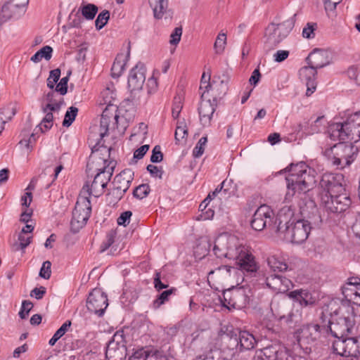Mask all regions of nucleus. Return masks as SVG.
<instances>
[{
	"label": "nucleus",
	"instance_id": "473e14b6",
	"mask_svg": "<svg viewBox=\"0 0 360 360\" xmlns=\"http://www.w3.org/2000/svg\"><path fill=\"white\" fill-rule=\"evenodd\" d=\"M347 357L360 356V336L346 337Z\"/></svg>",
	"mask_w": 360,
	"mask_h": 360
},
{
	"label": "nucleus",
	"instance_id": "4468645a",
	"mask_svg": "<svg viewBox=\"0 0 360 360\" xmlns=\"http://www.w3.org/2000/svg\"><path fill=\"white\" fill-rule=\"evenodd\" d=\"M117 109L113 105H109L103 111L100 120L99 136L100 140L91 148V153L98 151L101 147L100 143L103 138L108 135L111 119L114 120L113 128H117L119 115L117 114ZM101 147L105 148L103 144Z\"/></svg>",
	"mask_w": 360,
	"mask_h": 360
},
{
	"label": "nucleus",
	"instance_id": "c756f323",
	"mask_svg": "<svg viewBox=\"0 0 360 360\" xmlns=\"http://www.w3.org/2000/svg\"><path fill=\"white\" fill-rule=\"evenodd\" d=\"M130 51L128 50L127 55L119 53L117 55L111 68V76L113 78H118L124 70L125 65L129 58Z\"/></svg>",
	"mask_w": 360,
	"mask_h": 360
},
{
	"label": "nucleus",
	"instance_id": "37998d69",
	"mask_svg": "<svg viewBox=\"0 0 360 360\" xmlns=\"http://www.w3.org/2000/svg\"><path fill=\"white\" fill-rule=\"evenodd\" d=\"M280 275L278 274H271L269 276L266 277L265 280V283L266 286L272 290L278 292H282L283 288L281 286L280 284Z\"/></svg>",
	"mask_w": 360,
	"mask_h": 360
},
{
	"label": "nucleus",
	"instance_id": "a18cd8bd",
	"mask_svg": "<svg viewBox=\"0 0 360 360\" xmlns=\"http://www.w3.org/2000/svg\"><path fill=\"white\" fill-rule=\"evenodd\" d=\"M279 345L280 344L268 345L259 350L260 354L264 356L266 360H273Z\"/></svg>",
	"mask_w": 360,
	"mask_h": 360
},
{
	"label": "nucleus",
	"instance_id": "6e6d98bb",
	"mask_svg": "<svg viewBox=\"0 0 360 360\" xmlns=\"http://www.w3.org/2000/svg\"><path fill=\"white\" fill-rule=\"evenodd\" d=\"M210 75H208L207 78H206L205 73L204 72L202 75L200 80V86L199 88L200 93L204 92L205 95L208 96L210 94V89L212 87V83L210 82Z\"/></svg>",
	"mask_w": 360,
	"mask_h": 360
},
{
	"label": "nucleus",
	"instance_id": "6ab92c4d",
	"mask_svg": "<svg viewBox=\"0 0 360 360\" xmlns=\"http://www.w3.org/2000/svg\"><path fill=\"white\" fill-rule=\"evenodd\" d=\"M293 185L290 186V182H286L287 186V197H292L295 194L306 193L309 191L316 181L314 176L312 174L304 173V176L301 181H293Z\"/></svg>",
	"mask_w": 360,
	"mask_h": 360
},
{
	"label": "nucleus",
	"instance_id": "f03ea898",
	"mask_svg": "<svg viewBox=\"0 0 360 360\" xmlns=\"http://www.w3.org/2000/svg\"><path fill=\"white\" fill-rule=\"evenodd\" d=\"M219 335L235 360H248L245 353L253 350L259 341V338L252 333L232 326L221 327Z\"/></svg>",
	"mask_w": 360,
	"mask_h": 360
},
{
	"label": "nucleus",
	"instance_id": "2f4dec72",
	"mask_svg": "<svg viewBox=\"0 0 360 360\" xmlns=\"http://www.w3.org/2000/svg\"><path fill=\"white\" fill-rule=\"evenodd\" d=\"M176 353L171 346H164L155 349L150 356V360H175Z\"/></svg>",
	"mask_w": 360,
	"mask_h": 360
},
{
	"label": "nucleus",
	"instance_id": "ea45409f",
	"mask_svg": "<svg viewBox=\"0 0 360 360\" xmlns=\"http://www.w3.org/2000/svg\"><path fill=\"white\" fill-rule=\"evenodd\" d=\"M267 263L274 271L283 272L287 271L288 268V264L285 262L275 256L269 257Z\"/></svg>",
	"mask_w": 360,
	"mask_h": 360
},
{
	"label": "nucleus",
	"instance_id": "3c124183",
	"mask_svg": "<svg viewBox=\"0 0 360 360\" xmlns=\"http://www.w3.org/2000/svg\"><path fill=\"white\" fill-rule=\"evenodd\" d=\"M226 44V34L220 32L214 42V47L217 53H221L224 51Z\"/></svg>",
	"mask_w": 360,
	"mask_h": 360
},
{
	"label": "nucleus",
	"instance_id": "e2e57ef3",
	"mask_svg": "<svg viewBox=\"0 0 360 360\" xmlns=\"http://www.w3.org/2000/svg\"><path fill=\"white\" fill-rule=\"evenodd\" d=\"M161 279L162 278L160 272L156 271L154 275L153 284L154 288L158 292L161 291L163 289L167 288L169 286L167 283L162 282Z\"/></svg>",
	"mask_w": 360,
	"mask_h": 360
},
{
	"label": "nucleus",
	"instance_id": "603ef678",
	"mask_svg": "<svg viewBox=\"0 0 360 360\" xmlns=\"http://www.w3.org/2000/svg\"><path fill=\"white\" fill-rule=\"evenodd\" d=\"M207 141V138L206 136L201 137L196 146L193 150V155L194 158H200L204 153L205 146Z\"/></svg>",
	"mask_w": 360,
	"mask_h": 360
},
{
	"label": "nucleus",
	"instance_id": "a19ab883",
	"mask_svg": "<svg viewBox=\"0 0 360 360\" xmlns=\"http://www.w3.org/2000/svg\"><path fill=\"white\" fill-rule=\"evenodd\" d=\"M150 192V186L148 184H142L133 190V196L139 200L146 198Z\"/></svg>",
	"mask_w": 360,
	"mask_h": 360
},
{
	"label": "nucleus",
	"instance_id": "ddd939ff",
	"mask_svg": "<svg viewBox=\"0 0 360 360\" xmlns=\"http://www.w3.org/2000/svg\"><path fill=\"white\" fill-rule=\"evenodd\" d=\"M321 204L328 213L340 214L347 210L352 200L345 193L321 197Z\"/></svg>",
	"mask_w": 360,
	"mask_h": 360
},
{
	"label": "nucleus",
	"instance_id": "4be33fe9",
	"mask_svg": "<svg viewBox=\"0 0 360 360\" xmlns=\"http://www.w3.org/2000/svg\"><path fill=\"white\" fill-rule=\"evenodd\" d=\"M306 62L316 70L321 69L330 63V53L326 50L315 49L306 58Z\"/></svg>",
	"mask_w": 360,
	"mask_h": 360
},
{
	"label": "nucleus",
	"instance_id": "4d7b16f0",
	"mask_svg": "<svg viewBox=\"0 0 360 360\" xmlns=\"http://www.w3.org/2000/svg\"><path fill=\"white\" fill-rule=\"evenodd\" d=\"M290 352V351L287 347L280 344L273 360H288Z\"/></svg>",
	"mask_w": 360,
	"mask_h": 360
},
{
	"label": "nucleus",
	"instance_id": "c03bdc74",
	"mask_svg": "<svg viewBox=\"0 0 360 360\" xmlns=\"http://www.w3.org/2000/svg\"><path fill=\"white\" fill-rule=\"evenodd\" d=\"M110 13L108 10L102 11L95 20V27L97 30L103 28L110 20Z\"/></svg>",
	"mask_w": 360,
	"mask_h": 360
},
{
	"label": "nucleus",
	"instance_id": "49530a36",
	"mask_svg": "<svg viewBox=\"0 0 360 360\" xmlns=\"http://www.w3.org/2000/svg\"><path fill=\"white\" fill-rule=\"evenodd\" d=\"M117 232L114 229H111L107 233L105 239L102 242L100 246L101 252H105L113 244Z\"/></svg>",
	"mask_w": 360,
	"mask_h": 360
},
{
	"label": "nucleus",
	"instance_id": "58836bf2",
	"mask_svg": "<svg viewBox=\"0 0 360 360\" xmlns=\"http://www.w3.org/2000/svg\"><path fill=\"white\" fill-rule=\"evenodd\" d=\"M346 337L345 336L342 338L340 337L335 338V340L333 342L332 345L333 353L347 357Z\"/></svg>",
	"mask_w": 360,
	"mask_h": 360
},
{
	"label": "nucleus",
	"instance_id": "cd10ccee",
	"mask_svg": "<svg viewBox=\"0 0 360 360\" xmlns=\"http://www.w3.org/2000/svg\"><path fill=\"white\" fill-rule=\"evenodd\" d=\"M288 297L295 302H297L302 307L314 306L316 299L307 290L299 289L290 292Z\"/></svg>",
	"mask_w": 360,
	"mask_h": 360
},
{
	"label": "nucleus",
	"instance_id": "0e129e2a",
	"mask_svg": "<svg viewBox=\"0 0 360 360\" xmlns=\"http://www.w3.org/2000/svg\"><path fill=\"white\" fill-rule=\"evenodd\" d=\"M182 35V27H175L172 33L170 35L169 43L172 45H176L179 43Z\"/></svg>",
	"mask_w": 360,
	"mask_h": 360
},
{
	"label": "nucleus",
	"instance_id": "69168bd1",
	"mask_svg": "<svg viewBox=\"0 0 360 360\" xmlns=\"http://www.w3.org/2000/svg\"><path fill=\"white\" fill-rule=\"evenodd\" d=\"M132 212L129 210L123 212L117 219L118 225L127 226L130 222V218Z\"/></svg>",
	"mask_w": 360,
	"mask_h": 360
},
{
	"label": "nucleus",
	"instance_id": "6e6552de",
	"mask_svg": "<svg viewBox=\"0 0 360 360\" xmlns=\"http://www.w3.org/2000/svg\"><path fill=\"white\" fill-rule=\"evenodd\" d=\"M345 312L347 315L342 314L335 321H328V324L326 326V334L330 333L334 338H342L352 333L356 323L354 308L352 306H347Z\"/></svg>",
	"mask_w": 360,
	"mask_h": 360
},
{
	"label": "nucleus",
	"instance_id": "f3484780",
	"mask_svg": "<svg viewBox=\"0 0 360 360\" xmlns=\"http://www.w3.org/2000/svg\"><path fill=\"white\" fill-rule=\"evenodd\" d=\"M217 101H214L210 97H208L204 92L201 93L200 103L198 111L200 117V121L203 127H210L211 122L217 106Z\"/></svg>",
	"mask_w": 360,
	"mask_h": 360
},
{
	"label": "nucleus",
	"instance_id": "c85d7f7f",
	"mask_svg": "<svg viewBox=\"0 0 360 360\" xmlns=\"http://www.w3.org/2000/svg\"><path fill=\"white\" fill-rule=\"evenodd\" d=\"M228 89L227 80L224 81L222 79L217 81L213 79L212 82V87L210 89V95L208 94V97H210L214 101L218 102L226 94Z\"/></svg>",
	"mask_w": 360,
	"mask_h": 360
},
{
	"label": "nucleus",
	"instance_id": "79ce46f5",
	"mask_svg": "<svg viewBox=\"0 0 360 360\" xmlns=\"http://www.w3.org/2000/svg\"><path fill=\"white\" fill-rule=\"evenodd\" d=\"M299 75L302 81H307L316 77L317 70L308 65L300 69Z\"/></svg>",
	"mask_w": 360,
	"mask_h": 360
},
{
	"label": "nucleus",
	"instance_id": "393cba45",
	"mask_svg": "<svg viewBox=\"0 0 360 360\" xmlns=\"http://www.w3.org/2000/svg\"><path fill=\"white\" fill-rule=\"evenodd\" d=\"M229 240L227 238L219 237L214 244L212 251L218 258L234 259V250L229 247Z\"/></svg>",
	"mask_w": 360,
	"mask_h": 360
},
{
	"label": "nucleus",
	"instance_id": "412c9836",
	"mask_svg": "<svg viewBox=\"0 0 360 360\" xmlns=\"http://www.w3.org/2000/svg\"><path fill=\"white\" fill-rule=\"evenodd\" d=\"M146 68L143 63H138L129 72L127 86L129 89H142L146 80Z\"/></svg>",
	"mask_w": 360,
	"mask_h": 360
},
{
	"label": "nucleus",
	"instance_id": "f8f14e48",
	"mask_svg": "<svg viewBox=\"0 0 360 360\" xmlns=\"http://www.w3.org/2000/svg\"><path fill=\"white\" fill-rule=\"evenodd\" d=\"M321 192L320 198L345 192V176L341 173H325L322 175L320 183Z\"/></svg>",
	"mask_w": 360,
	"mask_h": 360
},
{
	"label": "nucleus",
	"instance_id": "052dcab7",
	"mask_svg": "<svg viewBox=\"0 0 360 360\" xmlns=\"http://www.w3.org/2000/svg\"><path fill=\"white\" fill-rule=\"evenodd\" d=\"M51 262L45 261L40 269L39 276L44 279H49L51 275Z\"/></svg>",
	"mask_w": 360,
	"mask_h": 360
},
{
	"label": "nucleus",
	"instance_id": "e433bc0d",
	"mask_svg": "<svg viewBox=\"0 0 360 360\" xmlns=\"http://www.w3.org/2000/svg\"><path fill=\"white\" fill-rule=\"evenodd\" d=\"M176 292V288H171L166 290L160 292L156 297V299L153 302V307L154 309H158L161 305L164 304L166 302L169 300V297L172 295H174Z\"/></svg>",
	"mask_w": 360,
	"mask_h": 360
},
{
	"label": "nucleus",
	"instance_id": "39448f33",
	"mask_svg": "<svg viewBox=\"0 0 360 360\" xmlns=\"http://www.w3.org/2000/svg\"><path fill=\"white\" fill-rule=\"evenodd\" d=\"M98 160L103 162L104 165L107 162L106 160L101 158H99ZM115 166L116 162L112 160L109 161L107 165H104L101 168H95L98 173L94 176L91 185L89 186V183L86 182L82 187V188H86L88 190L86 195L89 196V198L91 195H94L96 198L101 196L104 193L105 188L107 187L112 176Z\"/></svg>",
	"mask_w": 360,
	"mask_h": 360
},
{
	"label": "nucleus",
	"instance_id": "864d4df0",
	"mask_svg": "<svg viewBox=\"0 0 360 360\" xmlns=\"http://www.w3.org/2000/svg\"><path fill=\"white\" fill-rule=\"evenodd\" d=\"M317 29L316 22H307L303 28L302 36L306 39H313L315 37L314 31Z\"/></svg>",
	"mask_w": 360,
	"mask_h": 360
},
{
	"label": "nucleus",
	"instance_id": "f704fd0d",
	"mask_svg": "<svg viewBox=\"0 0 360 360\" xmlns=\"http://www.w3.org/2000/svg\"><path fill=\"white\" fill-rule=\"evenodd\" d=\"M155 19H162L168 6V0H149Z\"/></svg>",
	"mask_w": 360,
	"mask_h": 360
},
{
	"label": "nucleus",
	"instance_id": "bf43d9fd",
	"mask_svg": "<svg viewBox=\"0 0 360 360\" xmlns=\"http://www.w3.org/2000/svg\"><path fill=\"white\" fill-rule=\"evenodd\" d=\"M33 307V304L30 300H23L22 302L21 309L18 313L19 316L22 319H25L29 314V312Z\"/></svg>",
	"mask_w": 360,
	"mask_h": 360
},
{
	"label": "nucleus",
	"instance_id": "9b49d317",
	"mask_svg": "<svg viewBox=\"0 0 360 360\" xmlns=\"http://www.w3.org/2000/svg\"><path fill=\"white\" fill-rule=\"evenodd\" d=\"M126 344L124 330L116 331L106 344L105 360H124L127 355Z\"/></svg>",
	"mask_w": 360,
	"mask_h": 360
},
{
	"label": "nucleus",
	"instance_id": "1a4fd4ad",
	"mask_svg": "<svg viewBox=\"0 0 360 360\" xmlns=\"http://www.w3.org/2000/svg\"><path fill=\"white\" fill-rule=\"evenodd\" d=\"M297 340L300 348L305 354L311 352V345L321 336L326 334V326L318 323H309L302 326L297 332Z\"/></svg>",
	"mask_w": 360,
	"mask_h": 360
},
{
	"label": "nucleus",
	"instance_id": "de8ad7c7",
	"mask_svg": "<svg viewBox=\"0 0 360 360\" xmlns=\"http://www.w3.org/2000/svg\"><path fill=\"white\" fill-rule=\"evenodd\" d=\"M150 352L141 347L134 351L129 360H150Z\"/></svg>",
	"mask_w": 360,
	"mask_h": 360
},
{
	"label": "nucleus",
	"instance_id": "b1692460",
	"mask_svg": "<svg viewBox=\"0 0 360 360\" xmlns=\"http://www.w3.org/2000/svg\"><path fill=\"white\" fill-rule=\"evenodd\" d=\"M129 96L124 98L121 103V106L126 108V111H135L138 106L144 105L147 102V97L143 91V89L133 90L129 89Z\"/></svg>",
	"mask_w": 360,
	"mask_h": 360
},
{
	"label": "nucleus",
	"instance_id": "a211bd4d",
	"mask_svg": "<svg viewBox=\"0 0 360 360\" xmlns=\"http://www.w3.org/2000/svg\"><path fill=\"white\" fill-rule=\"evenodd\" d=\"M331 150L345 160V165H350L355 160L359 151L356 146L345 141H340V143L335 144Z\"/></svg>",
	"mask_w": 360,
	"mask_h": 360
},
{
	"label": "nucleus",
	"instance_id": "bb28decb",
	"mask_svg": "<svg viewBox=\"0 0 360 360\" xmlns=\"http://www.w3.org/2000/svg\"><path fill=\"white\" fill-rule=\"evenodd\" d=\"M134 173L131 169H125L117 174L112 181L113 187L127 192L134 179Z\"/></svg>",
	"mask_w": 360,
	"mask_h": 360
},
{
	"label": "nucleus",
	"instance_id": "338daca9",
	"mask_svg": "<svg viewBox=\"0 0 360 360\" xmlns=\"http://www.w3.org/2000/svg\"><path fill=\"white\" fill-rule=\"evenodd\" d=\"M146 169L153 177L159 179L162 178L163 170L162 167H158L153 165H148Z\"/></svg>",
	"mask_w": 360,
	"mask_h": 360
},
{
	"label": "nucleus",
	"instance_id": "13d9d810",
	"mask_svg": "<svg viewBox=\"0 0 360 360\" xmlns=\"http://www.w3.org/2000/svg\"><path fill=\"white\" fill-rule=\"evenodd\" d=\"M297 316L293 311L289 312L288 315L281 316L279 319L280 321L285 323L290 328H294L297 326Z\"/></svg>",
	"mask_w": 360,
	"mask_h": 360
},
{
	"label": "nucleus",
	"instance_id": "774afa93",
	"mask_svg": "<svg viewBox=\"0 0 360 360\" xmlns=\"http://www.w3.org/2000/svg\"><path fill=\"white\" fill-rule=\"evenodd\" d=\"M306 86H307V91H306V96H310L316 90V77L314 78H312L311 79L304 81Z\"/></svg>",
	"mask_w": 360,
	"mask_h": 360
},
{
	"label": "nucleus",
	"instance_id": "aec40b11",
	"mask_svg": "<svg viewBox=\"0 0 360 360\" xmlns=\"http://www.w3.org/2000/svg\"><path fill=\"white\" fill-rule=\"evenodd\" d=\"M68 92V75L63 77L59 83L56 85L55 89L48 93L46 95L49 103L46 105V108L51 111L57 110L60 108L61 105H65V102L63 98L56 100L53 98L56 93L59 94L60 96H64Z\"/></svg>",
	"mask_w": 360,
	"mask_h": 360
},
{
	"label": "nucleus",
	"instance_id": "7ed1b4c3",
	"mask_svg": "<svg viewBox=\"0 0 360 360\" xmlns=\"http://www.w3.org/2000/svg\"><path fill=\"white\" fill-rule=\"evenodd\" d=\"M296 14L281 22H271L265 29L264 49L266 53L275 49L290 33L295 26Z\"/></svg>",
	"mask_w": 360,
	"mask_h": 360
},
{
	"label": "nucleus",
	"instance_id": "a878e982",
	"mask_svg": "<svg viewBox=\"0 0 360 360\" xmlns=\"http://www.w3.org/2000/svg\"><path fill=\"white\" fill-rule=\"evenodd\" d=\"M194 360H235L224 342L219 349L210 350L205 355L197 356Z\"/></svg>",
	"mask_w": 360,
	"mask_h": 360
},
{
	"label": "nucleus",
	"instance_id": "8fccbe9b",
	"mask_svg": "<svg viewBox=\"0 0 360 360\" xmlns=\"http://www.w3.org/2000/svg\"><path fill=\"white\" fill-rule=\"evenodd\" d=\"M60 77V69L56 68L52 70L49 72V76L47 79V86L53 90L54 89L55 84L58 82Z\"/></svg>",
	"mask_w": 360,
	"mask_h": 360
},
{
	"label": "nucleus",
	"instance_id": "09e8293b",
	"mask_svg": "<svg viewBox=\"0 0 360 360\" xmlns=\"http://www.w3.org/2000/svg\"><path fill=\"white\" fill-rule=\"evenodd\" d=\"M182 108V98L180 96H174L172 108V115L174 120H176L179 117Z\"/></svg>",
	"mask_w": 360,
	"mask_h": 360
},
{
	"label": "nucleus",
	"instance_id": "f257e3e1",
	"mask_svg": "<svg viewBox=\"0 0 360 360\" xmlns=\"http://www.w3.org/2000/svg\"><path fill=\"white\" fill-rule=\"evenodd\" d=\"M306 207H301L302 219H292L294 212L290 207H283L278 212L277 235L292 243L301 244L309 237L314 226H319L321 218L315 202L311 200Z\"/></svg>",
	"mask_w": 360,
	"mask_h": 360
},
{
	"label": "nucleus",
	"instance_id": "2eb2a0df",
	"mask_svg": "<svg viewBox=\"0 0 360 360\" xmlns=\"http://www.w3.org/2000/svg\"><path fill=\"white\" fill-rule=\"evenodd\" d=\"M342 293L344 299L342 300V306L347 309V306H352L351 302L360 307V278L352 276L347 279V283L342 287Z\"/></svg>",
	"mask_w": 360,
	"mask_h": 360
},
{
	"label": "nucleus",
	"instance_id": "72a5a7b5",
	"mask_svg": "<svg viewBox=\"0 0 360 360\" xmlns=\"http://www.w3.org/2000/svg\"><path fill=\"white\" fill-rule=\"evenodd\" d=\"M314 172L304 162H300L297 164H290L286 168L281 170V173L288 172V174H302L304 176V173L311 174Z\"/></svg>",
	"mask_w": 360,
	"mask_h": 360
},
{
	"label": "nucleus",
	"instance_id": "4c0bfd02",
	"mask_svg": "<svg viewBox=\"0 0 360 360\" xmlns=\"http://www.w3.org/2000/svg\"><path fill=\"white\" fill-rule=\"evenodd\" d=\"M125 193V191H122V190L112 187V188L106 194V202H108V205L110 206H115L123 198Z\"/></svg>",
	"mask_w": 360,
	"mask_h": 360
},
{
	"label": "nucleus",
	"instance_id": "5701e85b",
	"mask_svg": "<svg viewBox=\"0 0 360 360\" xmlns=\"http://www.w3.org/2000/svg\"><path fill=\"white\" fill-rule=\"evenodd\" d=\"M236 263L239 266V269L248 273H255L258 269L257 264L255 257L250 252H243L240 250L238 253H235Z\"/></svg>",
	"mask_w": 360,
	"mask_h": 360
},
{
	"label": "nucleus",
	"instance_id": "20e7f679",
	"mask_svg": "<svg viewBox=\"0 0 360 360\" xmlns=\"http://www.w3.org/2000/svg\"><path fill=\"white\" fill-rule=\"evenodd\" d=\"M252 296V292L249 286H232L224 290L223 297H219V299L222 307L231 311L246 308L250 304Z\"/></svg>",
	"mask_w": 360,
	"mask_h": 360
},
{
	"label": "nucleus",
	"instance_id": "423d86ee",
	"mask_svg": "<svg viewBox=\"0 0 360 360\" xmlns=\"http://www.w3.org/2000/svg\"><path fill=\"white\" fill-rule=\"evenodd\" d=\"M87 188H82L75 208L72 210V219L70 221V229L73 233H77L82 229L89 220L91 213V205Z\"/></svg>",
	"mask_w": 360,
	"mask_h": 360
},
{
	"label": "nucleus",
	"instance_id": "0eeeda50",
	"mask_svg": "<svg viewBox=\"0 0 360 360\" xmlns=\"http://www.w3.org/2000/svg\"><path fill=\"white\" fill-rule=\"evenodd\" d=\"M360 125V110L347 115L343 122H334L328 126L329 137L333 141L348 140L354 129Z\"/></svg>",
	"mask_w": 360,
	"mask_h": 360
},
{
	"label": "nucleus",
	"instance_id": "9d476101",
	"mask_svg": "<svg viewBox=\"0 0 360 360\" xmlns=\"http://www.w3.org/2000/svg\"><path fill=\"white\" fill-rule=\"evenodd\" d=\"M278 224V214L275 215L273 210L266 205H262L254 212L250 220L251 228L256 231H261L269 228L277 233Z\"/></svg>",
	"mask_w": 360,
	"mask_h": 360
},
{
	"label": "nucleus",
	"instance_id": "5fc2aeb1",
	"mask_svg": "<svg viewBox=\"0 0 360 360\" xmlns=\"http://www.w3.org/2000/svg\"><path fill=\"white\" fill-rule=\"evenodd\" d=\"M183 123L181 122L179 125H177L176 129L175 130L174 138L176 141V143H180L181 140L186 139L188 135V129L186 128V124L182 126Z\"/></svg>",
	"mask_w": 360,
	"mask_h": 360
},
{
	"label": "nucleus",
	"instance_id": "680f3d73",
	"mask_svg": "<svg viewBox=\"0 0 360 360\" xmlns=\"http://www.w3.org/2000/svg\"><path fill=\"white\" fill-rule=\"evenodd\" d=\"M163 160V153L161 151V147L159 145L155 146L150 156V162L153 163L160 162Z\"/></svg>",
	"mask_w": 360,
	"mask_h": 360
},
{
	"label": "nucleus",
	"instance_id": "7c9ffc66",
	"mask_svg": "<svg viewBox=\"0 0 360 360\" xmlns=\"http://www.w3.org/2000/svg\"><path fill=\"white\" fill-rule=\"evenodd\" d=\"M69 48L72 49L71 51H69V55L75 53V59L78 63H83L85 60L89 48L88 43L80 42L79 44H77L76 41H74V43L69 41Z\"/></svg>",
	"mask_w": 360,
	"mask_h": 360
},
{
	"label": "nucleus",
	"instance_id": "c9c22d12",
	"mask_svg": "<svg viewBox=\"0 0 360 360\" xmlns=\"http://www.w3.org/2000/svg\"><path fill=\"white\" fill-rule=\"evenodd\" d=\"M98 11V7L94 4H86L82 5L78 12L81 13L83 18L86 20H92L95 18Z\"/></svg>",
	"mask_w": 360,
	"mask_h": 360
},
{
	"label": "nucleus",
	"instance_id": "dca6fc26",
	"mask_svg": "<svg viewBox=\"0 0 360 360\" xmlns=\"http://www.w3.org/2000/svg\"><path fill=\"white\" fill-rule=\"evenodd\" d=\"M86 305L90 312L101 317L108 306V296L101 288H96L89 292Z\"/></svg>",
	"mask_w": 360,
	"mask_h": 360
}]
</instances>
